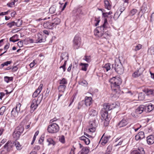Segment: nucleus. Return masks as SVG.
<instances>
[{"instance_id": "3c124183", "label": "nucleus", "mask_w": 154, "mask_h": 154, "mask_svg": "<svg viewBox=\"0 0 154 154\" xmlns=\"http://www.w3.org/2000/svg\"><path fill=\"white\" fill-rule=\"evenodd\" d=\"M100 30L97 29V27L96 29H95L94 31V35L96 36H97L98 34L100 33Z\"/></svg>"}, {"instance_id": "ea45409f", "label": "nucleus", "mask_w": 154, "mask_h": 154, "mask_svg": "<svg viewBox=\"0 0 154 154\" xmlns=\"http://www.w3.org/2000/svg\"><path fill=\"white\" fill-rule=\"evenodd\" d=\"M18 112H17L16 109L14 108L11 112V114L13 116H15L18 115Z\"/></svg>"}, {"instance_id": "49530a36", "label": "nucleus", "mask_w": 154, "mask_h": 154, "mask_svg": "<svg viewBox=\"0 0 154 154\" xmlns=\"http://www.w3.org/2000/svg\"><path fill=\"white\" fill-rule=\"evenodd\" d=\"M43 97V94H40L39 96L38 97V99L36 100H37V102L38 101V104H40L42 101V98Z\"/></svg>"}, {"instance_id": "e433bc0d", "label": "nucleus", "mask_w": 154, "mask_h": 154, "mask_svg": "<svg viewBox=\"0 0 154 154\" xmlns=\"http://www.w3.org/2000/svg\"><path fill=\"white\" fill-rule=\"evenodd\" d=\"M103 68L106 69L107 72L108 71L111 69L110 64L108 63L105 64Z\"/></svg>"}, {"instance_id": "a19ab883", "label": "nucleus", "mask_w": 154, "mask_h": 154, "mask_svg": "<svg viewBox=\"0 0 154 154\" xmlns=\"http://www.w3.org/2000/svg\"><path fill=\"white\" fill-rule=\"evenodd\" d=\"M148 53L151 55L154 54V47H151L148 50Z\"/></svg>"}, {"instance_id": "bf43d9fd", "label": "nucleus", "mask_w": 154, "mask_h": 154, "mask_svg": "<svg viewBox=\"0 0 154 154\" xmlns=\"http://www.w3.org/2000/svg\"><path fill=\"white\" fill-rule=\"evenodd\" d=\"M87 137H86L85 136H83L80 137L79 139L80 140L83 141L85 143V139H87Z\"/></svg>"}, {"instance_id": "1a4fd4ad", "label": "nucleus", "mask_w": 154, "mask_h": 154, "mask_svg": "<svg viewBox=\"0 0 154 154\" xmlns=\"http://www.w3.org/2000/svg\"><path fill=\"white\" fill-rule=\"evenodd\" d=\"M43 26L45 28L49 29H52L54 28L52 21H48L44 22Z\"/></svg>"}, {"instance_id": "4468645a", "label": "nucleus", "mask_w": 154, "mask_h": 154, "mask_svg": "<svg viewBox=\"0 0 154 154\" xmlns=\"http://www.w3.org/2000/svg\"><path fill=\"white\" fill-rule=\"evenodd\" d=\"M145 110L147 112H149L152 111L154 108V105L151 103L147 104L144 106Z\"/></svg>"}, {"instance_id": "4d7b16f0", "label": "nucleus", "mask_w": 154, "mask_h": 154, "mask_svg": "<svg viewBox=\"0 0 154 154\" xmlns=\"http://www.w3.org/2000/svg\"><path fill=\"white\" fill-rule=\"evenodd\" d=\"M100 17L95 18V21H96V23H95V26H97L98 25V24L100 21Z\"/></svg>"}, {"instance_id": "dca6fc26", "label": "nucleus", "mask_w": 154, "mask_h": 154, "mask_svg": "<svg viewBox=\"0 0 154 154\" xmlns=\"http://www.w3.org/2000/svg\"><path fill=\"white\" fill-rule=\"evenodd\" d=\"M146 141L148 144H152L154 143V135H150L147 137Z\"/></svg>"}, {"instance_id": "774afa93", "label": "nucleus", "mask_w": 154, "mask_h": 154, "mask_svg": "<svg viewBox=\"0 0 154 154\" xmlns=\"http://www.w3.org/2000/svg\"><path fill=\"white\" fill-rule=\"evenodd\" d=\"M75 148L73 147V148H72L71 149L70 154H75L74 151Z\"/></svg>"}, {"instance_id": "2eb2a0df", "label": "nucleus", "mask_w": 154, "mask_h": 154, "mask_svg": "<svg viewBox=\"0 0 154 154\" xmlns=\"http://www.w3.org/2000/svg\"><path fill=\"white\" fill-rule=\"evenodd\" d=\"M96 125L94 122H93L90 123V125L88 128L89 131L90 132H93L96 130Z\"/></svg>"}, {"instance_id": "aec40b11", "label": "nucleus", "mask_w": 154, "mask_h": 154, "mask_svg": "<svg viewBox=\"0 0 154 154\" xmlns=\"http://www.w3.org/2000/svg\"><path fill=\"white\" fill-rule=\"evenodd\" d=\"M92 98L91 97H85V104L86 106H90L92 103Z\"/></svg>"}, {"instance_id": "6e6d98bb", "label": "nucleus", "mask_w": 154, "mask_h": 154, "mask_svg": "<svg viewBox=\"0 0 154 154\" xmlns=\"http://www.w3.org/2000/svg\"><path fill=\"white\" fill-rule=\"evenodd\" d=\"M119 11H117L114 15V18L116 19H115L116 20L119 17L120 15L119 14Z\"/></svg>"}, {"instance_id": "ddd939ff", "label": "nucleus", "mask_w": 154, "mask_h": 154, "mask_svg": "<svg viewBox=\"0 0 154 154\" xmlns=\"http://www.w3.org/2000/svg\"><path fill=\"white\" fill-rule=\"evenodd\" d=\"M43 86V84H41L39 86L37 89L32 94V97L35 98L37 97L41 91Z\"/></svg>"}, {"instance_id": "f3484780", "label": "nucleus", "mask_w": 154, "mask_h": 154, "mask_svg": "<svg viewBox=\"0 0 154 154\" xmlns=\"http://www.w3.org/2000/svg\"><path fill=\"white\" fill-rule=\"evenodd\" d=\"M145 137L144 134L143 132L140 131L135 136L136 140H138L143 138Z\"/></svg>"}, {"instance_id": "680f3d73", "label": "nucleus", "mask_w": 154, "mask_h": 154, "mask_svg": "<svg viewBox=\"0 0 154 154\" xmlns=\"http://www.w3.org/2000/svg\"><path fill=\"white\" fill-rule=\"evenodd\" d=\"M15 3L14 2H11L7 4V5L9 7H12L14 5Z\"/></svg>"}, {"instance_id": "864d4df0", "label": "nucleus", "mask_w": 154, "mask_h": 154, "mask_svg": "<svg viewBox=\"0 0 154 154\" xmlns=\"http://www.w3.org/2000/svg\"><path fill=\"white\" fill-rule=\"evenodd\" d=\"M137 11V9H133L131 11L130 14L131 16H133L136 13Z\"/></svg>"}, {"instance_id": "2f4dec72", "label": "nucleus", "mask_w": 154, "mask_h": 154, "mask_svg": "<svg viewBox=\"0 0 154 154\" xmlns=\"http://www.w3.org/2000/svg\"><path fill=\"white\" fill-rule=\"evenodd\" d=\"M47 142L48 143V146L51 144H52L53 146H54L55 144V142L51 138H49L47 139Z\"/></svg>"}, {"instance_id": "393cba45", "label": "nucleus", "mask_w": 154, "mask_h": 154, "mask_svg": "<svg viewBox=\"0 0 154 154\" xmlns=\"http://www.w3.org/2000/svg\"><path fill=\"white\" fill-rule=\"evenodd\" d=\"M37 39L36 40V43H41L42 42H45V39L42 38V35L40 34H38L37 35Z\"/></svg>"}, {"instance_id": "412c9836", "label": "nucleus", "mask_w": 154, "mask_h": 154, "mask_svg": "<svg viewBox=\"0 0 154 154\" xmlns=\"http://www.w3.org/2000/svg\"><path fill=\"white\" fill-rule=\"evenodd\" d=\"M54 28H56V26L60 24V20L57 17L51 20Z\"/></svg>"}, {"instance_id": "603ef678", "label": "nucleus", "mask_w": 154, "mask_h": 154, "mask_svg": "<svg viewBox=\"0 0 154 154\" xmlns=\"http://www.w3.org/2000/svg\"><path fill=\"white\" fill-rule=\"evenodd\" d=\"M11 61H7L1 64V66L3 67L4 66H7L8 64H10L11 63Z\"/></svg>"}, {"instance_id": "a878e982", "label": "nucleus", "mask_w": 154, "mask_h": 154, "mask_svg": "<svg viewBox=\"0 0 154 154\" xmlns=\"http://www.w3.org/2000/svg\"><path fill=\"white\" fill-rule=\"evenodd\" d=\"M89 152L88 148L86 147L83 148L78 154H87Z\"/></svg>"}, {"instance_id": "37998d69", "label": "nucleus", "mask_w": 154, "mask_h": 154, "mask_svg": "<svg viewBox=\"0 0 154 154\" xmlns=\"http://www.w3.org/2000/svg\"><path fill=\"white\" fill-rule=\"evenodd\" d=\"M17 34H16L12 36V37L10 38V41L11 42H15L17 41H18L19 40H14V39L16 37H17Z\"/></svg>"}, {"instance_id": "c03bdc74", "label": "nucleus", "mask_w": 154, "mask_h": 154, "mask_svg": "<svg viewBox=\"0 0 154 154\" xmlns=\"http://www.w3.org/2000/svg\"><path fill=\"white\" fill-rule=\"evenodd\" d=\"M85 59L84 60L87 61L88 63H89L91 61V57L90 56H85Z\"/></svg>"}, {"instance_id": "5701e85b", "label": "nucleus", "mask_w": 154, "mask_h": 154, "mask_svg": "<svg viewBox=\"0 0 154 154\" xmlns=\"http://www.w3.org/2000/svg\"><path fill=\"white\" fill-rule=\"evenodd\" d=\"M68 59L69 56L68 53L66 52L63 53L61 54L60 56V62L64 59H65V60H68Z\"/></svg>"}, {"instance_id": "39448f33", "label": "nucleus", "mask_w": 154, "mask_h": 154, "mask_svg": "<svg viewBox=\"0 0 154 154\" xmlns=\"http://www.w3.org/2000/svg\"><path fill=\"white\" fill-rule=\"evenodd\" d=\"M59 130V126L56 123H53L49 125L47 128L48 132L50 133H54L57 132Z\"/></svg>"}, {"instance_id": "338daca9", "label": "nucleus", "mask_w": 154, "mask_h": 154, "mask_svg": "<svg viewBox=\"0 0 154 154\" xmlns=\"http://www.w3.org/2000/svg\"><path fill=\"white\" fill-rule=\"evenodd\" d=\"M125 8L124 7H121L119 9V11H120L121 13L120 15L125 10Z\"/></svg>"}, {"instance_id": "f8f14e48", "label": "nucleus", "mask_w": 154, "mask_h": 154, "mask_svg": "<svg viewBox=\"0 0 154 154\" xmlns=\"http://www.w3.org/2000/svg\"><path fill=\"white\" fill-rule=\"evenodd\" d=\"M128 123V119H123L119 122L117 125V126L121 128L126 125Z\"/></svg>"}, {"instance_id": "9b49d317", "label": "nucleus", "mask_w": 154, "mask_h": 154, "mask_svg": "<svg viewBox=\"0 0 154 154\" xmlns=\"http://www.w3.org/2000/svg\"><path fill=\"white\" fill-rule=\"evenodd\" d=\"M145 152L143 148H139L137 149L132 151L131 154H145Z\"/></svg>"}, {"instance_id": "e2e57ef3", "label": "nucleus", "mask_w": 154, "mask_h": 154, "mask_svg": "<svg viewBox=\"0 0 154 154\" xmlns=\"http://www.w3.org/2000/svg\"><path fill=\"white\" fill-rule=\"evenodd\" d=\"M44 139V137H42L41 136V137L39 140H38V142L39 144H42V142H43Z\"/></svg>"}, {"instance_id": "473e14b6", "label": "nucleus", "mask_w": 154, "mask_h": 154, "mask_svg": "<svg viewBox=\"0 0 154 154\" xmlns=\"http://www.w3.org/2000/svg\"><path fill=\"white\" fill-rule=\"evenodd\" d=\"M60 82L59 84L60 85H65L67 83V80L64 78H63L61 80H59Z\"/></svg>"}, {"instance_id": "052dcab7", "label": "nucleus", "mask_w": 154, "mask_h": 154, "mask_svg": "<svg viewBox=\"0 0 154 154\" xmlns=\"http://www.w3.org/2000/svg\"><path fill=\"white\" fill-rule=\"evenodd\" d=\"M23 42L22 41H21L17 43V44L18 46L20 48V47H22L23 46Z\"/></svg>"}, {"instance_id": "8fccbe9b", "label": "nucleus", "mask_w": 154, "mask_h": 154, "mask_svg": "<svg viewBox=\"0 0 154 154\" xmlns=\"http://www.w3.org/2000/svg\"><path fill=\"white\" fill-rule=\"evenodd\" d=\"M59 141L62 143H64L65 142V138L63 135H62L59 138Z\"/></svg>"}, {"instance_id": "9d476101", "label": "nucleus", "mask_w": 154, "mask_h": 154, "mask_svg": "<svg viewBox=\"0 0 154 154\" xmlns=\"http://www.w3.org/2000/svg\"><path fill=\"white\" fill-rule=\"evenodd\" d=\"M105 134H104L101 138L100 141H101V144L103 145H105V144L108 141L110 136H105Z\"/></svg>"}, {"instance_id": "4be33fe9", "label": "nucleus", "mask_w": 154, "mask_h": 154, "mask_svg": "<svg viewBox=\"0 0 154 154\" xmlns=\"http://www.w3.org/2000/svg\"><path fill=\"white\" fill-rule=\"evenodd\" d=\"M38 105V104L37 103V100L35 99H34L32 101L30 107L31 109L34 110L37 108Z\"/></svg>"}, {"instance_id": "13d9d810", "label": "nucleus", "mask_w": 154, "mask_h": 154, "mask_svg": "<svg viewBox=\"0 0 154 154\" xmlns=\"http://www.w3.org/2000/svg\"><path fill=\"white\" fill-rule=\"evenodd\" d=\"M106 35V32L105 33H103V32H102L101 31H100V33L98 34V35L97 36L98 37H100L103 35V37L105 38L106 37H105V35Z\"/></svg>"}, {"instance_id": "c756f323", "label": "nucleus", "mask_w": 154, "mask_h": 154, "mask_svg": "<svg viewBox=\"0 0 154 154\" xmlns=\"http://www.w3.org/2000/svg\"><path fill=\"white\" fill-rule=\"evenodd\" d=\"M105 8L109 10L111 8V5H110L109 2L107 0H105L104 1Z\"/></svg>"}, {"instance_id": "423d86ee", "label": "nucleus", "mask_w": 154, "mask_h": 154, "mask_svg": "<svg viewBox=\"0 0 154 154\" xmlns=\"http://www.w3.org/2000/svg\"><path fill=\"white\" fill-rule=\"evenodd\" d=\"M14 143V142L9 141L4 146V148L6 150L7 152H9L12 150Z\"/></svg>"}, {"instance_id": "72a5a7b5", "label": "nucleus", "mask_w": 154, "mask_h": 154, "mask_svg": "<svg viewBox=\"0 0 154 154\" xmlns=\"http://www.w3.org/2000/svg\"><path fill=\"white\" fill-rule=\"evenodd\" d=\"M56 6L55 5H53L51 6L49 9V11L51 14H53L55 13L56 8Z\"/></svg>"}, {"instance_id": "a211bd4d", "label": "nucleus", "mask_w": 154, "mask_h": 154, "mask_svg": "<svg viewBox=\"0 0 154 154\" xmlns=\"http://www.w3.org/2000/svg\"><path fill=\"white\" fill-rule=\"evenodd\" d=\"M147 95H152L154 96V90L153 89H145L143 90Z\"/></svg>"}, {"instance_id": "6ab92c4d", "label": "nucleus", "mask_w": 154, "mask_h": 154, "mask_svg": "<svg viewBox=\"0 0 154 154\" xmlns=\"http://www.w3.org/2000/svg\"><path fill=\"white\" fill-rule=\"evenodd\" d=\"M145 106L144 105H140L138 107L135 111V113L137 114H140L143 112L145 110Z\"/></svg>"}, {"instance_id": "f257e3e1", "label": "nucleus", "mask_w": 154, "mask_h": 154, "mask_svg": "<svg viewBox=\"0 0 154 154\" xmlns=\"http://www.w3.org/2000/svg\"><path fill=\"white\" fill-rule=\"evenodd\" d=\"M119 103H105L103 104V108L101 111V114L102 119L105 121L104 124L105 126H107L109 125V121L110 118L109 117L108 111L112 110L113 112L117 113L119 111Z\"/></svg>"}, {"instance_id": "de8ad7c7", "label": "nucleus", "mask_w": 154, "mask_h": 154, "mask_svg": "<svg viewBox=\"0 0 154 154\" xmlns=\"http://www.w3.org/2000/svg\"><path fill=\"white\" fill-rule=\"evenodd\" d=\"M37 62L35 60H34L33 61V62H31L29 64V66L30 68H32L36 64Z\"/></svg>"}, {"instance_id": "c85d7f7f", "label": "nucleus", "mask_w": 154, "mask_h": 154, "mask_svg": "<svg viewBox=\"0 0 154 154\" xmlns=\"http://www.w3.org/2000/svg\"><path fill=\"white\" fill-rule=\"evenodd\" d=\"M80 65L82 66V70L86 71L88 66L89 65L88 63H81Z\"/></svg>"}, {"instance_id": "79ce46f5", "label": "nucleus", "mask_w": 154, "mask_h": 154, "mask_svg": "<svg viewBox=\"0 0 154 154\" xmlns=\"http://www.w3.org/2000/svg\"><path fill=\"white\" fill-rule=\"evenodd\" d=\"M6 107L5 106H2L0 109V115H2L5 110Z\"/></svg>"}, {"instance_id": "c9c22d12", "label": "nucleus", "mask_w": 154, "mask_h": 154, "mask_svg": "<svg viewBox=\"0 0 154 154\" xmlns=\"http://www.w3.org/2000/svg\"><path fill=\"white\" fill-rule=\"evenodd\" d=\"M23 128L21 126L17 127L15 131H17L18 133L21 134L23 133Z\"/></svg>"}, {"instance_id": "b1692460", "label": "nucleus", "mask_w": 154, "mask_h": 154, "mask_svg": "<svg viewBox=\"0 0 154 154\" xmlns=\"http://www.w3.org/2000/svg\"><path fill=\"white\" fill-rule=\"evenodd\" d=\"M107 23V19L105 18L104 20V23L103 25L97 27V29L100 30V31L103 32L104 29L106 28L105 25L106 23Z\"/></svg>"}, {"instance_id": "09e8293b", "label": "nucleus", "mask_w": 154, "mask_h": 154, "mask_svg": "<svg viewBox=\"0 0 154 154\" xmlns=\"http://www.w3.org/2000/svg\"><path fill=\"white\" fill-rule=\"evenodd\" d=\"M142 45L140 44H138L137 46L135 47V48L134 49L135 51H137L139 50L142 48Z\"/></svg>"}, {"instance_id": "a18cd8bd", "label": "nucleus", "mask_w": 154, "mask_h": 154, "mask_svg": "<svg viewBox=\"0 0 154 154\" xmlns=\"http://www.w3.org/2000/svg\"><path fill=\"white\" fill-rule=\"evenodd\" d=\"M21 105V104L19 103H17L16 104V107L14 108L16 109L17 112H19L20 111Z\"/></svg>"}, {"instance_id": "f704fd0d", "label": "nucleus", "mask_w": 154, "mask_h": 154, "mask_svg": "<svg viewBox=\"0 0 154 154\" xmlns=\"http://www.w3.org/2000/svg\"><path fill=\"white\" fill-rule=\"evenodd\" d=\"M137 96L139 100H142L144 99V94L142 92L140 93Z\"/></svg>"}, {"instance_id": "7c9ffc66", "label": "nucleus", "mask_w": 154, "mask_h": 154, "mask_svg": "<svg viewBox=\"0 0 154 154\" xmlns=\"http://www.w3.org/2000/svg\"><path fill=\"white\" fill-rule=\"evenodd\" d=\"M20 135V134L17 131H15L13 133V136L15 140H17L19 138Z\"/></svg>"}, {"instance_id": "0e129e2a", "label": "nucleus", "mask_w": 154, "mask_h": 154, "mask_svg": "<svg viewBox=\"0 0 154 154\" xmlns=\"http://www.w3.org/2000/svg\"><path fill=\"white\" fill-rule=\"evenodd\" d=\"M87 84V82L85 80H83L80 83L81 85H86Z\"/></svg>"}, {"instance_id": "0eeeda50", "label": "nucleus", "mask_w": 154, "mask_h": 154, "mask_svg": "<svg viewBox=\"0 0 154 154\" xmlns=\"http://www.w3.org/2000/svg\"><path fill=\"white\" fill-rule=\"evenodd\" d=\"M22 24V22L21 20L19 19L16 23L14 21L9 23L7 24V26L9 28H11L14 26H16L17 27L20 26Z\"/></svg>"}, {"instance_id": "bb28decb", "label": "nucleus", "mask_w": 154, "mask_h": 154, "mask_svg": "<svg viewBox=\"0 0 154 154\" xmlns=\"http://www.w3.org/2000/svg\"><path fill=\"white\" fill-rule=\"evenodd\" d=\"M97 114V112L95 110L91 109L89 111V115L91 117L96 116Z\"/></svg>"}, {"instance_id": "20e7f679", "label": "nucleus", "mask_w": 154, "mask_h": 154, "mask_svg": "<svg viewBox=\"0 0 154 154\" xmlns=\"http://www.w3.org/2000/svg\"><path fill=\"white\" fill-rule=\"evenodd\" d=\"M81 39L80 37L78 35H76L75 36L73 40V47L74 49H77L81 46Z\"/></svg>"}, {"instance_id": "7ed1b4c3", "label": "nucleus", "mask_w": 154, "mask_h": 154, "mask_svg": "<svg viewBox=\"0 0 154 154\" xmlns=\"http://www.w3.org/2000/svg\"><path fill=\"white\" fill-rule=\"evenodd\" d=\"M112 69L114 70L118 74H122L124 72V69L121 63L119 61L115 62V64H112Z\"/></svg>"}, {"instance_id": "f03ea898", "label": "nucleus", "mask_w": 154, "mask_h": 154, "mask_svg": "<svg viewBox=\"0 0 154 154\" xmlns=\"http://www.w3.org/2000/svg\"><path fill=\"white\" fill-rule=\"evenodd\" d=\"M111 84V87L114 91L119 90L120 85L122 82V80L119 77H115L112 78L109 80Z\"/></svg>"}, {"instance_id": "5fc2aeb1", "label": "nucleus", "mask_w": 154, "mask_h": 154, "mask_svg": "<svg viewBox=\"0 0 154 154\" xmlns=\"http://www.w3.org/2000/svg\"><path fill=\"white\" fill-rule=\"evenodd\" d=\"M112 145H109L107 147L106 151L109 152H111L112 149Z\"/></svg>"}, {"instance_id": "4c0bfd02", "label": "nucleus", "mask_w": 154, "mask_h": 154, "mask_svg": "<svg viewBox=\"0 0 154 154\" xmlns=\"http://www.w3.org/2000/svg\"><path fill=\"white\" fill-rule=\"evenodd\" d=\"M13 79V77H12L5 76L4 78V81L7 83H8L10 81H12Z\"/></svg>"}, {"instance_id": "cd10ccee", "label": "nucleus", "mask_w": 154, "mask_h": 154, "mask_svg": "<svg viewBox=\"0 0 154 154\" xmlns=\"http://www.w3.org/2000/svg\"><path fill=\"white\" fill-rule=\"evenodd\" d=\"M66 88V85H60L58 87L59 92L60 93H63L65 91Z\"/></svg>"}, {"instance_id": "69168bd1", "label": "nucleus", "mask_w": 154, "mask_h": 154, "mask_svg": "<svg viewBox=\"0 0 154 154\" xmlns=\"http://www.w3.org/2000/svg\"><path fill=\"white\" fill-rule=\"evenodd\" d=\"M90 140L89 139L87 138V139H85V143L86 145L89 144L90 143Z\"/></svg>"}, {"instance_id": "6e6552de", "label": "nucleus", "mask_w": 154, "mask_h": 154, "mask_svg": "<svg viewBox=\"0 0 154 154\" xmlns=\"http://www.w3.org/2000/svg\"><path fill=\"white\" fill-rule=\"evenodd\" d=\"M144 70V69L143 68H140L137 71L132 74V77L134 78H136L141 75L142 74Z\"/></svg>"}, {"instance_id": "58836bf2", "label": "nucleus", "mask_w": 154, "mask_h": 154, "mask_svg": "<svg viewBox=\"0 0 154 154\" xmlns=\"http://www.w3.org/2000/svg\"><path fill=\"white\" fill-rule=\"evenodd\" d=\"M15 146L17 149L18 150H20L22 149L21 145L20 144V143L18 141L15 142Z\"/></svg>"}]
</instances>
